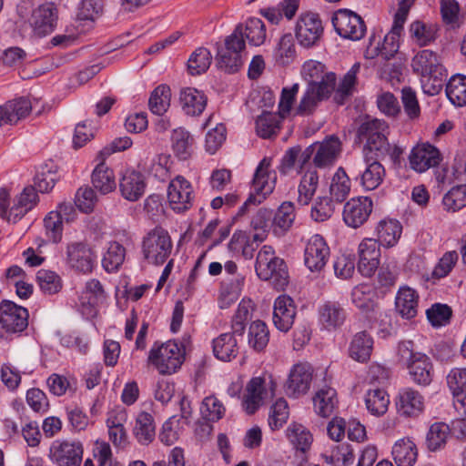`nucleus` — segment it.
<instances>
[{
  "mask_svg": "<svg viewBox=\"0 0 466 466\" xmlns=\"http://www.w3.org/2000/svg\"><path fill=\"white\" fill-rule=\"evenodd\" d=\"M172 149L180 160H187L193 153L194 139L188 131L179 127L173 130L171 136Z\"/></svg>",
  "mask_w": 466,
  "mask_h": 466,
  "instance_id": "obj_36",
  "label": "nucleus"
},
{
  "mask_svg": "<svg viewBox=\"0 0 466 466\" xmlns=\"http://www.w3.org/2000/svg\"><path fill=\"white\" fill-rule=\"evenodd\" d=\"M86 299H87L86 303L92 307L105 299V290L99 280L93 279L86 282L85 291L81 297L83 304L86 303Z\"/></svg>",
  "mask_w": 466,
  "mask_h": 466,
  "instance_id": "obj_63",
  "label": "nucleus"
},
{
  "mask_svg": "<svg viewBox=\"0 0 466 466\" xmlns=\"http://www.w3.org/2000/svg\"><path fill=\"white\" fill-rule=\"evenodd\" d=\"M38 202V195L33 186L25 187L22 193L14 200L9 210L8 221L16 223Z\"/></svg>",
  "mask_w": 466,
  "mask_h": 466,
  "instance_id": "obj_28",
  "label": "nucleus"
},
{
  "mask_svg": "<svg viewBox=\"0 0 466 466\" xmlns=\"http://www.w3.org/2000/svg\"><path fill=\"white\" fill-rule=\"evenodd\" d=\"M57 180L58 175L56 166L53 163L50 165L46 164L34 178L35 192H49L55 187Z\"/></svg>",
  "mask_w": 466,
  "mask_h": 466,
  "instance_id": "obj_47",
  "label": "nucleus"
},
{
  "mask_svg": "<svg viewBox=\"0 0 466 466\" xmlns=\"http://www.w3.org/2000/svg\"><path fill=\"white\" fill-rule=\"evenodd\" d=\"M319 184V176L316 170H309L302 177L299 186L298 203L301 206L308 205L314 196Z\"/></svg>",
  "mask_w": 466,
  "mask_h": 466,
  "instance_id": "obj_46",
  "label": "nucleus"
},
{
  "mask_svg": "<svg viewBox=\"0 0 466 466\" xmlns=\"http://www.w3.org/2000/svg\"><path fill=\"white\" fill-rule=\"evenodd\" d=\"M119 189L122 197L127 200H138L146 189L143 175L137 171H127L120 179Z\"/></svg>",
  "mask_w": 466,
  "mask_h": 466,
  "instance_id": "obj_27",
  "label": "nucleus"
},
{
  "mask_svg": "<svg viewBox=\"0 0 466 466\" xmlns=\"http://www.w3.org/2000/svg\"><path fill=\"white\" fill-rule=\"evenodd\" d=\"M184 359L181 349L175 341L158 344L156 342L149 351L148 361L162 375H169L180 368Z\"/></svg>",
  "mask_w": 466,
  "mask_h": 466,
  "instance_id": "obj_5",
  "label": "nucleus"
},
{
  "mask_svg": "<svg viewBox=\"0 0 466 466\" xmlns=\"http://www.w3.org/2000/svg\"><path fill=\"white\" fill-rule=\"evenodd\" d=\"M410 167L417 172H424L437 167L441 161L440 151L431 144L415 147L409 157Z\"/></svg>",
  "mask_w": 466,
  "mask_h": 466,
  "instance_id": "obj_21",
  "label": "nucleus"
},
{
  "mask_svg": "<svg viewBox=\"0 0 466 466\" xmlns=\"http://www.w3.org/2000/svg\"><path fill=\"white\" fill-rule=\"evenodd\" d=\"M350 190V181L345 170L340 167L334 175L329 187L331 199L340 203L346 199Z\"/></svg>",
  "mask_w": 466,
  "mask_h": 466,
  "instance_id": "obj_52",
  "label": "nucleus"
},
{
  "mask_svg": "<svg viewBox=\"0 0 466 466\" xmlns=\"http://www.w3.org/2000/svg\"><path fill=\"white\" fill-rule=\"evenodd\" d=\"M287 437L297 450L308 451L312 442V435L301 424L292 423L287 429Z\"/></svg>",
  "mask_w": 466,
  "mask_h": 466,
  "instance_id": "obj_51",
  "label": "nucleus"
},
{
  "mask_svg": "<svg viewBox=\"0 0 466 466\" xmlns=\"http://www.w3.org/2000/svg\"><path fill=\"white\" fill-rule=\"evenodd\" d=\"M372 201L368 197L353 198L343 208V220L350 228H357L363 225L372 211Z\"/></svg>",
  "mask_w": 466,
  "mask_h": 466,
  "instance_id": "obj_15",
  "label": "nucleus"
},
{
  "mask_svg": "<svg viewBox=\"0 0 466 466\" xmlns=\"http://www.w3.org/2000/svg\"><path fill=\"white\" fill-rule=\"evenodd\" d=\"M377 293L370 285L360 284L351 292L352 303L364 314L369 316L378 307Z\"/></svg>",
  "mask_w": 466,
  "mask_h": 466,
  "instance_id": "obj_32",
  "label": "nucleus"
},
{
  "mask_svg": "<svg viewBox=\"0 0 466 466\" xmlns=\"http://www.w3.org/2000/svg\"><path fill=\"white\" fill-rule=\"evenodd\" d=\"M400 360L409 370L410 379L420 386H428L433 378V365L431 359L424 353L419 352L411 340L401 341L398 346Z\"/></svg>",
  "mask_w": 466,
  "mask_h": 466,
  "instance_id": "obj_2",
  "label": "nucleus"
},
{
  "mask_svg": "<svg viewBox=\"0 0 466 466\" xmlns=\"http://www.w3.org/2000/svg\"><path fill=\"white\" fill-rule=\"evenodd\" d=\"M212 56L205 47L196 49L187 60V70L192 76L205 73L210 66Z\"/></svg>",
  "mask_w": 466,
  "mask_h": 466,
  "instance_id": "obj_50",
  "label": "nucleus"
},
{
  "mask_svg": "<svg viewBox=\"0 0 466 466\" xmlns=\"http://www.w3.org/2000/svg\"><path fill=\"white\" fill-rule=\"evenodd\" d=\"M289 418V406L286 400L279 399L271 407L268 424L272 430H278L286 423Z\"/></svg>",
  "mask_w": 466,
  "mask_h": 466,
  "instance_id": "obj_60",
  "label": "nucleus"
},
{
  "mask_svg": "<svg viewBox=\"0 0 466 466\" xmlns=\"http://www.w3.org/2000/svg\"><path fill=\"white\" fill-rule=\"evenodd\" d=\"M96 201V194L94 189L89 187H80L76 194L75 203L82 212H91Z\"/></svg>",
  "mask_w": 466,
  "mask_h": 466,
  "instance_id": "obj_64",
  "label": "nucleus"
},
{
  "mask_svg": "<svg viewBox=\"0 0 466 466\" xmlns=\"http://www.w3.org/2000/svg\"><path fill=\"white\" fill-rule=\"evenodd\" d=\"M270 159L263 158L256 169L252 187L255 194L251 193L245 201L248 205H257L263 201L269 195L275 187L276 175L269 171Z\"/></svg>",
  "mask_w": 466,
  "mask_h": 466,
  "instance_id": "obj_8",
  "label": "nucleus"
},
{
  "mask_svg": "<svg viewBox=\"0 0 466 466\" xmlns=\"http://www.w3.org/2000/svg\"><path fill=\"white\" fill-rule=\"evenodd\" d=\"M401 229L400 224L395 219L380 220L376 228L378 237L376 240L384 247H393L401 235Z\"/></svg>",
  "mask_w": 466,
  "mask_h": 466,
  "instance_id": "obj_37",
  "label": "nucleus"
},
{
  "mask_svg": "<svg viewBox=\"0 0 466 466\" xmlns=\"http://www.w3.org/2000/svg\"><path fill=\"white\" fill-rule=\"evenodd\" d=\"M335 85L336 75L334 73L323 76L320 81L309 80L307 88L296 107V113L299 116L312 115L319 104L327 100L334 92Z\"/></svg>",
  "mask_w": 466,
  "mask_h": 466,
  "instance_id": "obj_4",
  "label": "nucleus"
},
{
  "mask_svg": "<svg viewBox=\"0 0 466 466\" xmlns=\"http://www.w3.org/2000/svg\"><path fill=\"white\" fill-rule=\"evenodd\" d=\"M373 350V339L367 331L356 333L349 347L350 357L360 363L370 360Z\"/></svg>",
  "mask_w": 466,
  "mask_h": 466,
  "instance_id": "obj_31",
  "label": "nucleus"
},
{
  "mask_svg": "<svg viewBox=\"0 0 466 466\" xmlns=\"http://www.w3.org/2000/svg\"><path fill=\"white\" fill-rule=\"evenodd\" d=\"M243 39H248L253 46H260L266 39V29L264 23L259 18H249L245 26L242 25Z\"/></svg>",
  "mask_w": 466,
  "mask_h": 466,
  "instance_id": "obj_54",
  "label": "nucleus"
},
{
  "mask_svg": "<svg viewBox=\"0 0 466 466\" xmlns=\"http://www.w3.org/2000/svg\"><path fill=\"white\" fill-rule=\"evenodd\" d=\"M245 45L242 25H238L226 38V50L218 54V66L228 74L238 72L243 65Z\"/></svg>",
  "mask_w": 466,
  "mask_h": 466,
  "instance_id": "obj_7",
  "label": "nucleus"
},
{
  "mask_svg": "<svg viewBox=\"0 0 466 466\" xmlns=\"http://www.w3.org/2000/svg\"><path fill=\"white\" fill-rule=\"evenodd\" d=\"M312 380L311 366L307 363L294 365L286 383V392L289 397L297 398L305 394Z\"/></svg>",
  "mask_w": 466,
  "mask_h": 466,
  "instance_id": "obj_20",
  "label": "nucleus"
},
{
  "mask_svg": "<svg viewBox=\"0 0 466 466\" xmlns=\"http://www.w3.org/2000/svg\"><path fill=\"white\" fill-rule=\"evenodd\" d=\"M125 248L117 243L111 242L102 259V266L107 272L117 270L125 259Z\"/></svg>",
  "mask_w": 466,
  "mask_h": 466,
  "instance_id": "obj_55",
  "label": "nucleus"
},
{
  "mask_svg": "<svg viewBox=\"0 0 466 466\" xmlns=\"http://www.w3.org/2000/svg\"><path fill=\"white\" fill-rule=\"evenodd\" d=\"M83 451L80 441H55L50 447V458L56 466H80Z\"/></svg>",
  "mask_w": 466,
  "mask_h": 466,
  "instance_id": "obj_10",
  "label": "nucleus"
},
{
  "mask_svg": "<svg viewBox=\"0 0 466 466\" xmlns=\"http://www.w3.org/2000/svg\"><path fill=\"white\" fill-rule=\"evenodd\" d=\"M248 345L257 352L262 351L269 340V331L261 320L253 321L248 328Z\"/></svg>",
  "mask_w": 466,
  "mask_h": 466,
  "instance_id": "obj_43",
  "label": "nucleus"
},
{
  "mask_svg": "<svg viewBox=\"0 0 466 466\" xmlns=\"http://www.w3.org/2000/svg\"><path fill=\"white\" fill-rule=\"evenodd\" d=\"M36 280L41 290L48 295L57 293L62 288L61 278L51 270L40 269L36 274Z\"/></svg>",
  "mask_w": 466,
  "mask_h": 466,
  "instance_id": "obj_57",
  "label": "nucleus"
},
{
  "mask_svg": "<svg viewBox=\"0 0 466 466\" xmlns=\"http://www.w3.org/2000/svg\"><path fill=\"white\" fill-rule=\"evenodd\" d=\"M442 203L448 210L457 211L466 206V184L451 187L443 197Z\"/></svg>",
  "mask_w": 466,
  "mask_h": 466,
  "instance_id": "obj_59",
  "label": "nucleus"
},
{
  "mask_svg": "<svg viewBox=\"0 0 466 466\" xmlns=\"http://www.w3.org/2000/svg\"><path fill=\"white\" fill-rule=\"evenodd\" d=\"M411 66L413 70L420 74L422 77L446 69L440 63L437 55L428 49L419 52L412 59Z\"/></svg>",
  "mask_w": 466,
  "mask_h": 466,
  "instance_id": "obj_33",
  "label": "nucleus"
},
{
  "mask_svg": "<svg viewBox=\"0 0 466 466\" xmlns=\"http://www.w3.org/2000/svg\"><path fill=\"white\" fill-rule=\"evenodd\" d=\"M450 426L444 422L432 424L427 433L426 443L430 451H435L441 449L447 441L450 433Z\"/></svg>",
  "mask_w": 466,
  "mask_h": 466,
  "instance_id": "obj_53",
  "label": "nucleus"
},
{
  "mask_svg": "<svg viewBox=\"0 0 466 466\" xmlns=\"http://www.w3.org/2000/svg\"><path fill=\"white\" fill-rule=\"evenodd\" d=\"M28 311L12 301L0 304V325L7 333H20L28 326Z\"/></svg>",
  "mask_w": 466,
  "mask_h": 466,
  "instance_id": "obj_12",
  "label": "nucleus"
},
{
  "mask_svg": "<svg viewBox=\"0 0 466 466\" xmlns=\"http://www.w3.org/2000/svg\"><path fill=\"white\" fill-rule=\"evenodd\" d=\"M225 407L215 396L206 397L200 407L202 419L206 421H218L225 414Z\"/></svg>",
  "mask_w": 466,
  "mask_h": 466,
  "instance_id": "obj_56",
  "label": "nucleus"
},
{
  "mask_svg": "<svg viewBox=\"0 0 466 466\" xmlns=\"http://www.w3.org/2000/svg\"><path fill=\"white\" fill-rule=\"evenodd\" d=\"M213 352L217 359L229 361L238 355L236 338L230 333H223L213 340Z\"/></svg>",
  "mask_w": 466,
  "mask_h": 466,
  "instance_id": "obj_39",
  "label": "nucleus"
},
{
  "mask_svg": "<svg viewBox=\"0 0 466 466\" xmlns=\"http://www.w3.org/2000/svg\"><path fill=\"white\" fill-rule=\"evenodd\" d=\"M392 455L398 466H412L418 455L416 445L409 439L400 440L392 448Z\"/></svg>",
  "mask_w": 466,
  "mask_h": 466,
  "instance_id": "obj_40",
  "label": "nucleus"
},
{
  "mask_svg": "<svg viewBox=\"0 0 466 466\" xmlns=\"http://www.w3.org/2000/svg\"><path fill=\"white\" fill-rule=\"evenodd\" d=\"M98 159L100 162L92 173L91 181L96 190L106 195L112 192L116 187L115 175L113 170L105 164V160Z\"/></svg>",
  "mask_w": 466,
  "mask_h": 466,
  "instance_id": "obj_34",
  "label": "nucleus"
},
{
  "mask_svg": "<svg viewBox=\"0 0 466 466\" xmlns=\"http://www.w3.org/2000/svg\"><path fill=\"white\" fill-rule=\"evenodd\" d=\"M314 145L316 146V151L313 157V163L317 167L320 168L332 165L341 150V143L334 136Z\"/></svg>",
  "mask_w": 466,
  "mask_h": 466,
  "instance_id": "obj_26",
  "label": "nucleus"
},
{
  "mask_svg": "<svg viewBox=\"0 0 466 466\" xmlns=\"http://www.w3.org/2000/svg\"><path fill=\"white\" fill-rule=\"evenodd\" d=\"M395 306L397 312L404 319H411L418 314L419 295L410 287H402L399 289Z\"/></svg>",
  "mask_w": 466,
  "mask_h": 466,
  "instance_id": "obj_29",
  "label": "nucleus"
},
{
  "mask_svg": "<svg viewBox=\"0 0 466 466\" xmlns=\"http://www.w3.org/2000/svg\"><path fill=\"white\" fill-rule=\"evenodd\" d=\"M258 277L269 281L277 290H283L289 284V271L283 258L275 254L271 246L265 245L258 251L255 263Z\"/></svg>",
  "mask_w": 466,
  "mask_h": 466,
  "instance_id": "obj_1",
  "label": "nucleus"
},
{
  "mask_svg": "<svg viewBox=\"0 0 466 466\" xmlns=\"http://www.w3.org/2000/svg\"><path fill=\"white\" fill-rule=\"evenodd\" d=\"M295 207L294 203L286 201L283 202L276 211L271 226L276 235H282L288 231L295 219Z\"/></svg>",
  "mask_w": 466,
  "mask_h": 466,
  "instance_id": "obj_38",
  "label": "nucleus"
},
{
  "mask_svg": "<svg viewBox=\"0 0 466 466\" xmlns=\"http://www.w3.org/2000/svg\"><path fill=\"white\" fill-rule=\"evenodd\" d=\"M316 412L324 418L329 417L337 404L336 390L332 388L319 390L313 398Z\"/></svg>",
  "mask_w": 466,
  "mask_h": 466,
  "instance_id": "obj_41",
  "label": "nucleus"
},
{
  "mask_svg": "<svg viewBox=\"0 0 466 466\" xmlns=\"http://www.w3.org/2000/svg\"><path fill=\"white\" fill-rule=\"evenodd\" d=\"M446 94L450 101L456 106L466 105V76L456 75L450 78L446 85Z\"/></svg>",
  "mask_w": 466,
  "mask_h": 466,
  "instance_id": "obj_42",
  "label": "nucleus"
},
{
  "mask_svg": "<svg viewBox=\"0 0 466 466\" xmlns=\"http://www.w3.org/2000/svg\"><path fill=\"white\" fill-rule=\"evenodd\" d=\"M179 101L183 111L188 116H199L207 106V96L203 92L185 87L180 91Z\"/></svg>",
  "mask_w": 466,
  "mask_h": 466,
  "instance_id": "obj_30",
  "label": "nucleus"
},
{
  "mask_svg": "<svg viewBox=\"0 0 466 466\" xmlns=\"http://www.w3.org/2000/svg\"><path fill=\"white\" fill-rule=\"evenodd\" d=\"M426 316L433 327H441L450 323L452 309L447 304L435 303L426 310Z\"/></svg>",
  "mask_w": 466,
  "mask_h": 466,
  "instance_id": "obj_58",
  "label": "nucleus"
},
{
  "mask_svg": "<svg viewBox=\"0 0 466 466\" xmlns=\"http://www.w3.org/2000/svg\"><path fill=\"white\" fill-rule=\"evenodd\" d=\"M191 186L184 177L178 176L170 182L167 198L171 208L178 212L188 209L191 206Z\"/></svg>",
  "mask_w": 466,
  "mask_h": 466,
  "instance_id": "obj_22",
  "label": "nucleus"
},
{
  "mask_svg": "<svg viewBox=\"0 0 466 466\" xmlns=\"http://www.w3.org/2000/svg\"><path fill=\"white\" fill-rule=\"evenodd\" d=\"M385 157L363 154V163L360 165V184L366 190H374L383 182L386 170L380 160Z\"/></svg>",
  "mask_w": 466,
  "mask_h": 466,
  "instance_id": "obj_11",
  "label": "nucleus"
},
{
  "mask_svg": "<svg viewBox=\"0 0 466 466\" xmlns=\"http://www.w3.org/2000/svg\"><path fill=\"white\" fill-rule=\"evenodd\" d=\"M329 256V248L320 235L312 236L304 251L305 266L311 272H319L325 267Z\"/></svg>",
  "mask_w": 466,
  "mask_h": 466,
  "instance_id": "obj_14",
  "label": "nucleus"
},
{
  "mask_svg": "<svg viewBox=\"0 0 466 466\" xmlns=\"http://www.w3.org/2000/svg\"><path fill=\"white\" fill-rule=\"evenodd\" d=\"M390 403L389 395L384 390L370 389L365 397V404L368 410L376 416L384 414Z\"/></svg>",
  "mask_w": 466,
  "mask_h": 466,
  "instance_id": "obj_44",
  "label": "nucleus"
},
{
  "mask_svg": "<svg viewBox=\"0 0 466 466\" xmlns=\"http://www.w3.org/2000/svg\"><path fill=\"white\" fill-rule=\"evenodd\" d=\"M318 313L321 327L329 331L339 329L347 318L344 308L338 301H325L319 306Z\"/></svg>",
  "mask_w": 466,
  "mask_h": 466,
  "instance_id": "obj_23",
  "label": "nucleus"
},
{
  "mask_svg": "<svg viewBox=\"0 0 466 466\" xmlns=\"http://www.w3.org/2000/svg\"><path fill=\"white\" fill-rule=\"evenodd\" d=\"M323 33V26L319 15L306 14L299 19L296 25V37L304 47L314 46Z\"/></svg>",
  "mask_w": 466,
  "mask_h": 466,
  "instance_id": "obj_17",
  "label": "nucleus"
},
{
  "mask_svg": "<svg viewBox=\"0 0 466 466\" xmlns=\"http://www.w3.org/2000/svg\"><path fill=\"white\" fill-rule=\"evenodd\" d=\"M142 250L146 259L159 265L169 257L172 241L168 232L161 227L150 230L143 239Z\"/></svg>",
  "mask_w": 466,
  "mask_h": 466,
  "instance_id": "obj_6",
  "label": "nucleus"
},
{
  "mask_svg": "<svg viewBox=\"0 0 466 466\" xmlns=\"http://www.w3.org/2000/svg\"><path fill=\"white\" fill-rule=\"evenodd\" d=\"M66 254V261L73 269L85 274L93 270L96 256L86 242L76 241L67 244Z\"/></svg>",
  "mask_w": 466,
  "mask_h": 466,
  "instance_id": "obj_13",
  "label": "nucleus"
},
{
  "mask_svg": "<svg viewBox=\"0 0 466 466\" xmlns=\"http://www.w3.org/2000/svg\"><path fill=\"white\" fill-rule=\"evenodd\" d=\"M332 25L341 37L354 41L361 39L366 33L363 19L348 9L339 10L332 17Z\"/></svg>",
  "mask_w": 466,
  "mask_h": 466,
  "instance_id": "obj_9",
  "label": "nucleus"
},
{
  "mask_svg": "<svg viewBox=\"0 0 466 466\" xmlns=\"http://www.w3.org/2000/svg\"><path fill=\"white\" fill-rule=\"evenodd\" d=\"M296 313L293 299L287 295L279 296L273 308L272 320L275 327L282 332H288L294 323Z\"/></svg>",
  "mask_w": 466,
  "mask_h": 466,
  "instance_id": "obj_19",
  "label": "nucleus"
},
{
  "mask_svg": "<svg viewBox=\"0 0 466 466\" xmlns=\"http://www.w3.org/2000/svg\"><path fill=\"white\" fill-rule=\"evenodd\" d=\"M31 108L30 101L24 97L10 100L0 106V127L17 123L30 113Z\"/></svg>",
  "mask_w": 466,
  "mask_h": 466,
  "instance_id": "obj_25",
  "label": "nucleus"
},
{
  "mask_svg": "<svg viewBox=\"0 0 466 466\" xmlns=\"http://www.w3.org/2000/svg\"><path fill=\"white\" fill-rule=\"evenodd\" d=\"M389 127L383 120L367 118L358 128L357 137L360 142L365 141L363 154H376L386 157L390 152V143L387 138Z\"/></svg>",
  "mask_w": 466,
  "mask_h": 466,
  "instance_id": "obj_3",
  "label": "nucleus"
},
{
  "mask_svg": "<svg viewBox=\"0 0 466 466\" xmlns=\"http://www.w3.org/2000/svg\"><path fill=\"white\" fill-rule=\"evenodd\" d=\"M265 380L261 377H256L249 380L246 387V395L243 406L248 414H253L262 402V394L265 391Z\"/></svg>",
  "mask_w": 466,
  "mask_h": 466,
  "instance_id": "obj_35",
  "label": "nucleus"
},
{
  "mask_svg": "<svg viewBox=\"0 0 466 466\" xmlns=\"http://www.w3.org/2000/svg\"><path fill=\"white\" fill-rule=\"evenodd\" d=\"M45 228L48 238L55 243L61 240L63 219L56 211L49 212L44 219Z\"/></svg>",
  "mask_w": 466,
  "mask_h": 466,
  "instance_id": "obj_62",
  "label": "nucleus"
},
{
  "mask_svg": "<svg viewBox=\"0 0 466 466\" xmlns=\"http://www.w3.org/2000/svg\"><path fill=\"white\" fill-rule=\"evenodd\" d=\"M135 435L142 444L151 442L155 437L154 419L150 413L140 412L136 420Z\"/></svg>",
  "mask_w": 466,
  "mask_h": 466,
  "instance_id": "obj_45",
  "label": "nucleus"
},
{
  "mask_svg": "<svg viewBox=\"0 0 466 466\" xmlns=\"http://www.w3.org/2000/svg\"><path fill=\"white\" fill-rule=\"evenodd\" d=\"M295 56L293 36L290 34L284 35L275 50V58L282 65L289 64Z\"/></svg>",
  "mask_w": 466,
  "mask_h": 466,
  "instance_id": "obj_61",
  "label": "nucleus"
},
{
  "mask_svg": "<svg viewBox=\"0 0 466 466\" xmlns=\"http://www.w3.org/2000/svg\"><path fill=\"white\" fill-rule=\"evenodd\" d=\"M358 269L367 278L371 277L380 265V245L374 238H365L359 245Z\"/></svg>",
  "mask_w": 466,
  "mask_h": 466,
  "instance_id": "obj_18",
  "label": "nucleus"
},
{
  "mask_svg": "<svg viewBox=\"0 0 466 466\" xmlns=\"http://www.w3.org/2000/svg\"><path fill=\"white\" fill-rule=\"evenodd\" d=\"M171 90L167 85H160L152 92L148 106L152 113L163 115L170 105Z\"/></svg>",
  "mask_w": 466,
  "mask_h": 466,
  "instance_id": "obj_49",
  "label": "nucleus"
},
{
  "mask_svg": "<svg viewBox=\"0 0 466 466\" xmlns=\"http://www.w3.org/2000/svg\"><path fill=\"white\" fill-rule=\"evenodd\" d=\"M396 405L400 415L415 417L423 410V397L418 390L406 388L400 391Z\"/></svg>",
  "mask_w": 466,
  "mask_h": 466,
  "instance_id": "obj_24",
  "label": "nucleus"
},
{
  "mask_svg": "<svg viewBox=\"0 0 466 466\" xmlns=\"http://www.w3.org/2000/svg\"><path fill=\"white\" fill-rule=\"evenodd\" d=\"M281 116L270 112H265L256 120V129L259 137L269 138L276 136L279 130Z\"/></svg>",
  "mask_w": 466,
  "mask_h": 466,
  "instance_id": "obj_48",
  "label": "nucleus"
},
{
  "mask_svg": "<svg viewBox=\"0 0 466 466\" xmlns=\"http://www.w3.org/2000/svg\"><path fill=\"white\" fill-rule=\"evenodd\" d=\"M57 9L52 3H46L35 8L29 19L34 33L38 36L51 34L56 25Z\"/></svg>",
  "mask_w": 466,
  "mask_h": 466,
  "instance_id": "obj_16",
  "label": "nucleus"
}]
</instances>
